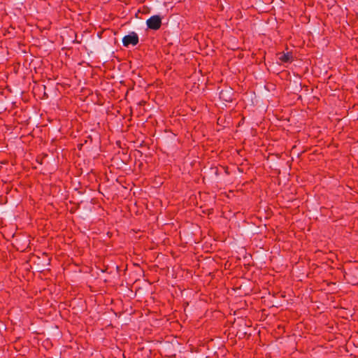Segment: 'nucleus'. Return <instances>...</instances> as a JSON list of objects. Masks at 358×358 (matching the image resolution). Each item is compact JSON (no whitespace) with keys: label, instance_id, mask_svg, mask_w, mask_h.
I'll return each mask as SVG.
<instances>
[{"label":"nucleus","instance_id":"f257e3e1","mask_svg":"<svg viewBox=\"0 0 358 358\" xmlns=\"http://www.w3.org/2000/svg\"><path fill=\"white\" fill-rule=\"evenodd\" d=\"M162 24V17L160 15H152L148 18L146 21V24L148 28L157 30L158 29Z\"/></svg>","mask_w":358,"mask_h":358},{"label":"nucleus","instance_id":"f03ea898","mask_svg":"<svg viewBox=\"0 0 358 358\" xmlns=\"http://www.w3.org/2000/svg\"><path fill=\"white\" fill-rule=\"evenodd\" d=\"M138 42V36L135 32H131V34L125 36L122 38V43L124 46H129L130 44L135 45Z\"/></svg>","mask_w":358,"mask_h":358},{"label":"nucleus","instance_id":"7ed1b4c3","mask_svg":"<svg viewBox=\"0 0 358 358\" xmlns=\"http://www.w3.org/2000/svg\"><path fill=\"white\" fill-rule=\"evenodd\" d=\"M279 59L283 62H290L292 60V55L291 52L282 53Z\"/></svg>","mask_w":358,"mask_h":358}]
</instances>
